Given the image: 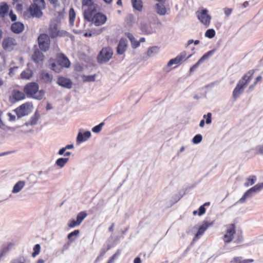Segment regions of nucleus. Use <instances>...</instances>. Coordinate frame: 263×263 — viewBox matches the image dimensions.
<instances>
[{"label":"nucleus","instance_id":"7c9ffc66","mask_svg":"<svg viewBox=\"0 0 263 263\" xmlns=\"http://www.w3.org/2000/svg\"><path fill=\"white\" fill-rule=\"evenodd\" d=\"M69 23L71 25H73L75 21L76 13L73 8H71L69 10Z\"/></svg>","mask_w":263,"mask_h":263},{"label":"nucleus","instance_id":"423d86ee","mask_svg":"<svg viewBox=\"0 0 263 263\" xmlns=\"http://www.w3.org/2000/svg\"><path fill=\"white\" fill-rule=\"evenodd\" d=\"M49 36L52 39L58 37L65 36L67 34L66 31L60 30L59 25L56 23H51L48 29Z\"/></svg>","mask_w":263,"mask_h":263},{"label":"nucleus","instance_id":"1a4fd4ad","mask_svg":"<svg viewBox=\"0 0 263 263\" xmlns=\"http://www.w3.org/2000/svg\"><path fill=\"white\" fill-rule=\"evenodd\" d=\"M226 234L223 236V240L225 243H229L232 241L236 233V227L235 224H227L226 226Z\"/></svg>","mask_w":263,"mask_h":263},{"label":"nucleus","instance_id":"f3484780","mask_svg":"<svg viewBox=\"0 0 263 263\" xmlns=\"http://www.w3.org/2000/svg\"><path fill=\"white\" fill-rule=\"evenodd\" d=\"M215 49H213L210 50L206 53H205L199 60L198 61L194 64L192 67L190 68V71H193L201 63H202L205 60L208 59L209 57H211L213 53L215 52Z\"/></svg>","mask_w":263,"mask_h":263},{"label":"nucleus","instance_id":"58836bf2","mask_svg":"<svg viewBox=\"0 0 263 263\" xmlns=\"http://www.w3.org/2000/svg\"><path fill=\"white\" fill-rule=\"evenodd\" d=\"M120 254L121 251L120 250H118L116 253L110 257L107 263H113L115 260L118 258Z\"/></svg>","mask_w":263,"mask_h":263},{"label":"nucleus","instance_id":"864d4df0","mask_svg":"<svg viewBox=\"0 0 263 263\" xmlns=\"http://www.w3.org/2000/svg\"><path fill=\"white\" fill-rule=\"evenodd\" d=\"M7 116L9 117V121L11 122L15 121L16 120V116L10 112L7 114Z\"/></svg>","mask_w":263,"mask_h":263},{"label":"nucleus","instance_id":"ddd939ff","mask_svg":"<svg viewBox=\"0 0 263 263\" xmlns=\"http://www.w3.org/2000/svg\"><path fill=\"white\" fill-rule=\"evenodd\" d=\"M214 223V220L209 221L206 220L203 221L202 225L199 227L197 233L194 237L193 241H196L198 240L200 237L204 234L206 229L212 226Z\"/></svg>","mask_w":263,"mask_h":263},{"label":"nucleus","instance_id":"69168bd1","mask_svg":"<svg viewBox=\"0 0 263 263\" xmlns=\"http://www.w3.org/2000/svg\"><path fill=\"white\" fill-rule=\"evenodd\" d=\"M73 147V145L72 144H69V145H66L65 148H66V149H71V148H72Z\"/></svg>","mask_w":263,"mask_h":263},{"label":"nucleus","instance_id":"6e6d98bb","mask_svg":"<svg viewBox=\"0 0 263 263\" xmlns=\"http://www.w3.org/2000/svg\"><path fill=\"white\" fill-rule=\"evenodd\" d=\"M49 3L54 6V7H56L58 5V0H48Z\"/></svg>","mask_w":263,"mask_h":263},{"label":"nucleus","instance_id":"5701e85b","mask_svg":"<svg viewBox=\"0 0 263 263\" xmlns=\"http://www.w3.org/2000/svg\"><path fill=\"white\" fill-rule=\"evenodd\" d=\"M32 58L35 63H39L43 61L44 56L41 51L37 49L34 51Z\"/></svg>","mask_w":263,"mask_h":263},{"label":"nucleus","instance_id":"f704fd0d","mask_svg":"<svg viewBox=\"0 0 263 263\" xmlns=\"http://www.w3.org/2000/svg\"><path fill=\"white\" fill-rule=\"evenodd\" d=\"M69 158H61L57 160L55 164L61 167H63L66 163L68 162Z\"/></svg>","mask_w":263,"mask_h":263},{"label":"nucleus","instance_id":"c85d7f7f","mask_svg":"<svg viewBox=\"0 0 263 263\" xmlns=\"http://www.w3.org/2000/svg\"><path fill=\"white\" fill-rule=\"evenodd\" d=\"M32 76L33 72L31 69L29 68L25 69L21 72L20 74L21 79L25 80H29L32 77Z\"/></svg>","mask_w":263,"mask_h":263},{"label":"nucleus","instance_id":"39448f33","mask_svg":"<svg viewBox=\"0 0 263 263\" xmlns=\"http://www.w3.org/2000/svg\"><path fill=\"white\" fill-rule=\"evenodd\" d=\"M32 109V104L29 102H27L16 108L14 110V111L15 112L17 119H20L29 115L31 112Z\"/></svg>","mask_w":263,"mask_h":263},{"label":"nucleus","instance_id":"79ce46f5","mask_svg":"<svg viewBox=\"0 0 263 263\" xmlns=\"http://www.w3.org/2000/svg\"><path fill=\"white\" fill-rule=\"evenodd\" d=\"M33 3L32 5L38 6L42 8H45V3L44 0H32Z\"/></svg>","mask_w":263,"mask_h":263},{"label":"nucleus","instance_id":"37998d69","mask_svg":"<svg viewBox=\"0 0 263 263\" xmlns=\"http://www.w3.org/2000/svg\"><path fill=\"white\" fill-rule=\"evenodd\" d=\"M80 233V231L79 230H76L74 231H73V232L70 233L68 235V236H67V238L70 241H72L74 240V239H73L72 238V237L73 236H78Z\"/></svg>","mask_w":263,"mask_h":263},{"label":"nucleus","instance_id":"b1692460","mask_svg":"<svg viewBox=\"0 0 263 263\" xmlns=\"http://www.w3.org/2000/svg\"><path fill=\"white\" fill-rule=\"evenodd\" d=\"M127 47L126 40L121 39L117 47V52L119 54H122L125 51Z\"/></svg>","mask_w":263,"mask_h":263},{"label":"nucleus","instance_id":"49530a36","mask_svg":"<svg viewBox=\"0 0 263 263\" xmlns=\"http://www.w3.org/2000/svg\"><path fill=\"white\" fill-rule=\"evenodd\" d=\"M158 49V48L156 46L151 47L147 50L146 54L148 56H151L153 53H156Z\"/></svg>","mask_w":263,"mask_h":263},{"label":"nucleus","instance_id":"4d7b16f0","mask_svg":"<svg viewBox=\"0 0 263 263\" xmlns=\"http://www.w3.org/2000/svg\"><path fill=\"white\" fill-rule=\"evenodd\" d=\"M262 80V77L260 76H259L256 77L255 79V81L254 82L255 83V84H257L258 82L261 81Z\"/></svg>","mask_w":263,"mask_h":263},{"label":"nucleus","instance_id":"6e6552de","mask_svg":"<svg viewBox=\"0 0 263 263\" xmlns=\"http://www.w3.org/2000/svg\"><path fill=\"white\" fill-rule=\"evenodd\" d=\"M113 52L109 47H104L102 49L97 57V61L99 63H106L112 58Z\"/></svg>","mask_w":263,"mask_h":263},{"label":"nucleus","instance_id":"e2e57ef3","mask_svg":"<svg viewBox=\"0 0 263 263\" xmlns=\"http://www.w3.org/2000/svg\"><path fill=\"white\" fill-rule=\"evenodd\" d=\"M140 45V42L139 41H136L134 43L133 46L134 48H137Z\"/></svg>","mask_w":263,"mask_h":263},{"label":"nucleus","instance_id":"6ab92c4d","mask_svg":"<svg viewBox=\"0 0 263 263\" xmlns=\"http://www.w3.org/2000/svg\"><path fill=\"white\" fill-rule=\"evenodd\" d=\"M254 72L255 70L254 69L249 70L242 76L238 82H242V84L246 86L252 79Z\"/></svg>","mask_w":263,"mask_h":263},{"label":"nucleus","instance_id":"c9c22d12","mask_svg":"<svg viewBox=\"0 0 263 263\" xmlns=\"http://www.w3.org/2000/svg\"><path fill=\"white\" fill-rule=\"evenodd\" d=\"M87 216V213L85 212H80L77 216V221L78 224H80L82 221L86 218Z\"/></svg>","mask_w":263,"mask_h":263},{"label":"nucleus","instance_id":"4c0bfd02","mask_svg":"<svg viewBox=\"0 0 263 263\" xmlns=\"http://www.w3.org/2000/svg\"><path fill=\"white\" fill-rule=\"evenodd\" d=\"M33 252L32 253V257H35L39 254L41 251V246L39 244L35 245L33 248Z\"/></svg>","mask_w":263,"mask_h":263},{"label":"nucleus","instance_id":"a878e982","mask_svg":"<svg viewBox=\"0 0 263 263\" xmlns=\"http://www.w3.org/2000/svg\"><path fill=\"white\" fill-rule=\"evenodd\" d=\"M155 9L156 13L160 15H164L166 14L167 10L164 5V4H156L155 5Z\"/></svg>","mask_w":263,"mask_h":263},{"label":"nucleus","instance_id":"bb28decb","mask_svg":"<svg viewBox=\"0 0 263 263\" xmlns=\"http://www.w3.org/2000/svg\"><path fill=\"white\" fill-rule=\"evenodd\" d=\"M91 136L90 132L87 131L84 132L83 134L79 133L77 136V140L79 142H82L86 141Z\"/></svg>","mask_w":263,"mask_h":263},{"label":"nucleus","instance_id":"2eb2a0df","mask_svg":"<svg viewBox=\"0 0 263 263\" xmlns=\"http://www.w3.org/2000/svg\"><path fill=\"white\" fill-rule=\"evenodd\" d=\"M25 99V94L24 92L14 89L12 91L11 95L9 97V100L11 102H17Z\"/></svg>","mask_w":263,"mask_h":263},{"label":"nucleus","instance_id":"052dcab7","mask_svg":"<svg viewBox=\"0 0 263 263\" xmlns=\"http://www.w3.org/2000/svg\"><path fill=\"white\" fill-rule=\"evenodd\" d=\"M134 263H141V258L139 257H137L134 260Z\"/></svg>","mask_w":263,"mask_h":263},{"label":"nucleus","instance_id":"7ed1b4c3","mask_svg":"<svg viewBox=\"0 0 263 263\" xmlns=\"http://www.w3.org/2000/svg\"><path fill=\"white\" fill-rule=\"evenodd\" d=\"M95 10L91 12H87L84 15V18L88 22H90L96 26H101L107 21V16L104 14Z\"/></svg>","mask_w":263,"mask_h":263},{"label":"nucleus","instance_id":"3c124183","mask_svg":"<svg viewBox=\"0 0 263 263\" xmlns=\"http://www.w3.org/2000/svg\"><path fill=\"white\" fill-rule=\"evenodd\" d=\"M103 30L104 29L103 28L99 29H92L90 31V32L93 33V35H96L100 34V33H101L102 32Z\"/></svg>","mask_w":263,"mask_h":263},{"label":"nucleus","instance_id":"603ef678","mask_svg":"<svg viewBox=\"0 0 263 263\" xmlns=\"http://www.w3.org/2000/svg\"><path fill=\"white\" fill-rule=\"evenodd\" d=\"M206 210L204 205H201L199 208V211L198 213V215L199 216H201L203 215L205 213Z\"/></svg>","mask_w":263,"mask_h":263},{"label":"nucleus","instance_id":"774afa93","mask_svg":"<svg viewBox=\"0 0 263 263\" xmlns=\"http://www.w3.org/2000/svg\"><path fill=\"white\" fill-rule=\"evenodd\" d=\"M45 261L43 259H39L36 263H44Z\"/></svg>","mask_w":263,"mask_h":263},{"label":"nucleus","instance_id":"20e7f679","mask_svg":"<svg viewBox=\"0 0 263 263\" xmlns=\"http://www.w3.org/2000/svg\"><path fill=\"white\" fill-rule=\"evenodd\" d=\"M43 9V8L38 6L31 4L29 7L24 11L23 16L25 19H29L31 17L39 18L43 15L42 10Z\"/></svg>","mask_w":263,"mask_h":263},{"label":"nucleus","instance_id":"8fccbe9b","mask_svg":"<svg viewBox=\"0 0 263 263\" xmlns=\"http://www.w3.org/2000/svg\"><path fill=\"white\" fill-rule=\"evenodd\" d=\"M206 119V123L209 124L212 122V114L211 112H208L206 115H204L203 118Z\"/></svg>","mask_w":263,"mask_h":263},{"label":"nucleus","instance_id":"cd10ccee","mask_svg":"<svg viewBox=\"0 0 263 263\" xmlns=\"http://www.w3.org/2000/svg\"><path fill=\"white\" fill-rule=\"evenodd\" d=\"M131 3L134 9L139 12L142 11L143 6L142 0H131Z\"/></svg>","mask_w":263,"mask_h":263},{"label":"nucleus","instance_id":"09e8293b","mask_svg":"<svg viewBox=\"0 0 263 263\" xmlns=\"http://www.w3.org/2000/svg\"><path fill=\"white\" fill-rule=\"evenodd\" d=\"M80 224H78L77 221L74 220H71L69 221V222L68 224V226L70 228H72L75 227L76 226H78Z\"/></svg>","mask_w":263,"mask_h":263},{"label":"nucleus","instance_id":"9b49d317","mask_svg":"<svg viewBox=\"0 0 263 263\" xmlns=\"http://www.w3.org/2000/svg\"><path fill=\"white\" fill-rule=\"evenodd\" d=\"M262 189H263V182L256 184L247 191L238 202L241 203H244L247 198L251 197L252 193L258 192Z\"/></svg>","mask_w":263,"mask_h":263},{"label":"nucleus","instance_id":"338daca9","mask_svg":"<svg viewBox=\"0 0 263 263\" xmlns=\"http://www.w3.org/2000/svg\"><path fill=\"white\" fill-rule=\"evenodd\" d=\"M204 120H201V121L200 122V123H199V126L201 127H203L204 125Z\"/></svg>","mask_w":263,"mask_h":263},{"label":"nucleus","instance_id":"13d9d810","mask_svg":"<svg viewBox=\"0 0 263 263\" xmlns=\"http://www.w3.org/2000/svg\"><path fill=\"white\" fill-rule=\"evenodd\" d=\"M83 69V67L80 65H76L75 67V70L78 71H81Z\"/></svg>","mask_w":263,"mask_h":263},{"label":"nucleus","instance_id":"c756f323","mask_svg":"<svg viewBox=\"0 0 263 263\" xmlns=\"http://www.w3.org/2000/svg\"><path fill=\"white\" fill-rule=\"evenodd\" d=\"M15 40L11 37H8L5 39L3 42V46L4 48L10 47L14 45Z\"/></svg>","mask_w":263,"mask_h":263},{"label":"nucleus","instance_id":"de8ad7c7","mask_svg":"<svg viewBox=\"0 0 263 263\" xmlns=\"http://www.w3.org/2000/svg\"><path fill=\"white\" fill-rule=\"evenodd\" d=\"M9 17L12 22H15L17 20V16L13 12L12 10H9L8 13Z\"/></svg>","mask_w":263,"mask_h":263},{"label":"nucleus","instance_id":"aec40b11","mask_svg":"<svg viewBox=\"0 0 263 263\" xmlns=\"http://www.w3.org/2000/svg\"><path fill=\"white\" fill-rule=\"evenodd\" d=\"M41 80L45 83H50L53 79L52 76L46 71H43L40 75Z\"/></svg>","mask_w":263,"mask_h":263},{"label":"nucleus","instance_id":"9d476101","mask_svg":"<svg viewBox=\"0 0 263 263\" xmlns=\"http://www.w3.org/2000/svg\"><path fill=\"white\" fill-rule=\"evenodd\" d=\"M96 0H82V4L84 8L83 16L87 14V12H91L95 10H99V5L95 2Z\"/></svg>","mask_w":263,"mask_h":263},{"label":"nucleus","instance_id":"72a5a7b5","mask_svg":"<svg viewBox=\"0 0 263 263\" xmlns=\"http://www.w3.org/2000/svg\"><path fill=\"white\" fill-rule=\"evenodd\" d=\"M256 181V177L254 175H251L247 179L246 182L245 183V186H249L253 185Z\"/></svg>","mask_w":263,"mask_h":263},{"label":"nucleus","instance_id":"c03bdc74","mask_svg":"<svg viewBox=\"0 0 263 263\" xmlns=\"http://www.w3.org/2000/svg\"><path fill=\"white\" fill-rule=\"evenodd\" d=\"M104 125V123L102 122L100 123L99 125L95 126L92 129V131L95 133H99L102 128V126Z\"/></svg>","mask_w":263,"mask_h":263},{"label":"nucleus","instance_id":"393cba45","mask_svg":"<svg viewBox=\"0 0 263 263\" xmlns=\"http://www.w3.org/2000/svg\"><path fill=\"white\" fill-rule=\"evenodd\" d=\"M9 11V5L5 2L2 3L0 4V17H5L8 14Z\"/></svg>","mask_w":263,"mask_h":263},{"label":"nucleus","instance_id":"ea45409f","mask_svg":"<svg viewBox=\"0 0 263 263\" xmlns=\"http://www.w3.org/2000/svg\"><path fill=\"white\" fill-rule=\"evenodd\" d=\"M39 118V115L36 113L34 114V115L31 118L29 124L33 125L37 123V122Z\"/></svg>","mask_w":263,"mask_h":263},{"label":"nucleus","instance_id":"412c9836","mask_svg":"<svg viewBox=\"0 0 263 263\" xmlns=\"http://www.w3.org/2000/svg\"><path fill=\"white\" fill-rule=\"evenodd\" d=\"M57 83L59 85L67 88H70L72 86L71 81L69 79L64 77L59 78L57 80Z\"/></svg>","mask_w":263,"mask_h":263},{"label":"nucleus","instance_id":"f03ea898","mask_svg":"<svg viewBox=\"0 0 263 263\" xmlns=\"http://www.w3.org/2000/svg\"><path fill=\"white\" fill-rule=\"evenodd\" d=\"M56 63L53 59H50V68L55 72H60L63 68H69L70 62L63 53H59L56 56Z\"/></svg>","mask_w":263,"mask_h":263},{"label":"nucleus","instance_id":"0e129e2a","mask_svg":"<svg viewBox=\"0 0 263 263\" xmlns=\"http://www.w3.org/2000/svg\"><path fill=\"white\" fill-rule=\"evenodd\" d=\"M12 263H24V261L22 260L21 258H20V259H17L15 260Z\"/></svg>","mask_w":263,"mask_h":263},{"label":"nucleus","instance_id":"f8f14e48","mask_svg":"<svg viewBox=\"0 0 263 263\" xmlns=\"http://www.w3.org/2000/svg\"><path fill=\"white\" fill-rule=\"evenodd\" d=\"M38 44L40 48L44 51L48 50L50 46V40L47 34H41L38 37Z\"/></svg>","mask_w":263,"mask_h":263},{"label":"nucleus","instance_id":"5fc2aeb1","mask_svg":"<svg viewBox=\"0 0 263 263\" xmlns=\"http://www.w3.org/2000/svg\"><path fill=\"white\" fill-rule=\"evenodd\" d=\"M232 9L231 8H226L224 9V14L227 16H229L232 13Z\"/></svg>","mask_w":263,"mask_h":263},{"label":"nucleus","instance_id":"680f3d73","mask_svg":"<svg viewBox=\"0 0 263 263\" xmlns=\"http://www.w3.org/2000/svg\"><path fill=\"white\" fill-rule=\"evenodd\" d=\"M84 36L85 37H91L93 36V33H92L90 32H85L84 34Z\"/></svg>","mask_w":263,"mask_h":263},{"label":"nucleus","instance_id":"f257e3e1","mask_svg":"<svg viewBox=\"0 0 263 263\" xmlns=\"http://www.w3.org/2000/svg\"><path fill=\"white\" fill-rule=\"evenodd\" d=\"M23 91L28 98L38 100H42L45 95V91L43 89L40 90L38 84L34 82L26 84L24 87Z\"/></svg>","mask_w":263,"mask_h":263},{"label":"nucleus","instance_id":"a211bd4d","mask_svg":"<svg viewBox=\"0 0 263 263\" xmlns=\"http://www.w3.org/2000/svg\"><path fill=\"white\" fill-rule=\"evenodd\" d=\"M10 29L12 32L15 34H19L24 31V25L21 22H15L11 24Z\"/></svg>","mask_w":263,"mask_h":263},{"label":"nucleus","instance_id":"a19ab883","mask_svg":"<svg viewBox=\"0 0 263 263\" xmlns=\"http://www.w3.org/2000/svg\"><path fill=\"white\" fill-rule=\"evenodd\" d=\"M215 35V31L213 29H209L205 33V36L209 39L214 37Z\"/></svg>","mask_w":263,"mask_h":263},{"label":"nucleus","instance_id":"e433bc0d","mask_svg":"<svg viewBox=\"0 0 263 263\" xmlns=\"http://www.w3.org/2000/svg\"><path fill=\"white\" fill-rule=\"evenodd\" d=\"M96 75L83 76L82 79L84 82H94L95 81Z\"/></svg>","mask_w":263,"mask_h":263},{"label":"nucleus","instance_id":"a18cd8bd","mask_svg":"<svg viewBox=\"0 0 263 263\" xmlns=\"http://www.w3.org/2000/svg\"><path fill=\"white\" fill-rule=\"evenodd\" d=\"M202 137L201 135H196L193 139V142L195 144L199 143L202 140Z\"/></svg>","mask_w":263,"mask_h":263},{"label":"nucleus","instance_id":"dca6fc26","mask_svg":"<svg viewBox=\"0 0 263 263\" xmlns=\"http://www.w3.org/2000/svg\"><path fill=\"white\" fill-rule=\"evenodd\" d=\"M245 85L242 82H238L233 91V97L234 100H236L239 96L243 92L245 88Z\"/></svg>","mask_w":263,"mask_h":263},{"label":"nucleus","instance_id":"0eeeda50","mask_svg":"<svg viewBox=\"0 0 263 263\" xmlns=\"http://www.w3.org/2000/svg\"><path fill=\"white\" fill-rule=\"evenodd\" d=\"M196 16L200 22L206 27L209 26L211 16L208 14V10L205 8H200L196 13Z\"/></svg>","mask_w":263,"mask_h":263},{"label":"nucleus","instance_id":"bf43d9fd","mask_svg":"<svg viewBox=\"0 0 263 263\" xmlns=\"http://www.w3.org/2000/svg\"><path fill=\"white\" fill-rule=\"evenodd\" d=\"M65 151H66V148L65 147H63L62 148H61L59 150L58 154L60 155H64Z\"/></svg>","mask_w":263,"mask_h":263},{"label":"nucleus","instance_id":"4be33fe9","mask_svg":"<svg viewBox=\"0 0 263 263\" xmlns=\"http://www.w3.org/2000/svg\"><path fill=\"white\" fill-rule=\"evenodd\" d=\"M140 29L144 34H149L153 32L152 27L147 23L144 22L141 23Z\"/></svg>","mask_w":263,"mask_h":263},{"label":"nucleus","instance_id":"4468645a","mask_svg":"<svg viewBox=\"0 0 263 263\" xmlns=\"http://www.w3.org/2000/svg\"><path fill=\"white\" fill-rule=\"evenodd\" d=\"M186 53L185 51H183L181 52L176 58L170 60V61L167 63V66L170 67L173 64H179L181 63L182 62L185 61L191 55L189 56L187 58L186 57Z\"/></svg>","mask_w":263,"mask_h":263},{"label":"nucleus","instance_id":"2f4dec72","mask_svg":"<svg viewBox=\"0 0 263 263\" xmlns=\"http://www.w3.org/2000/svg\"><path fill=\"white\" fill-rule=\"evenodd\" d=\"M25 182L24 181H18L14 186L12 192L14 193L19 192L24 186Z\"/></svg>","mask_w":263,"mask_h":263},{"label":"nucleus","instance_id":"473e14b6","mask_svg":"<svg viewBox=\"0 0 263 263\" xmlns=\"http://www.w3.org/2000/svg\"><path fill=\"white\" fill-rule=\"evenodd\" d=\"M254 261L252 259H247L242 260L241 257H235L233 258L232 262L234 263H251Z\"/></svg>","mask_w":263,"mask_h":263}]
</instances>
